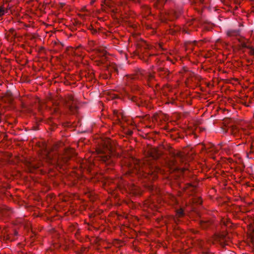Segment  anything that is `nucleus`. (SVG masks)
Returning a JSON list of instances; mask_svg holds the SVG:
<instances>
[{
	"label": "nucleus",
	"instance_id": "nucleus-2",
	"mask_svg": "<svg viewBox=\"0 0 254 254\" xmlns=\"http://www.w3.org/2000/svg\"><path fill=\"white\" fill-rule=\"evenodd\" d=\"M177 213L179 216H181L183 213V211L182 209H180L178 211Z\"/></svg>",
	"mask_w": 254,
	"mask_h": 254
},
{
	"label": "nucleus",
	"instance_id": "nucleus-3",
	"mask_svg": "<svg viewBox=\"0 0 254 254\" xmlns=\"http://www.w3.org/2000/svg\"><path fill=\"white\" fill-rule=\"evenodd\" d=\"M252 51L253 53H254V48H253L252 49Z\"/></svg>",
	"mask_w": 254,
	"mask_h": 254
},
{
	"label": "nucleus",
	"instance_id": "nucleus-1",
	"mask_svg": "<svg viewBox=\"0 0 254 254\" xmlns=\"http://www.w3.org/2000/svg\"><path fill=\"white\" fill-rule=\"evenodd\" d=\"M8 12L7 10H5L4 8L0 7V16L3 15L4 14Z\"/></svg>",
	"mask_w": 254,
	"mask_h": 254
}]
</instances>
